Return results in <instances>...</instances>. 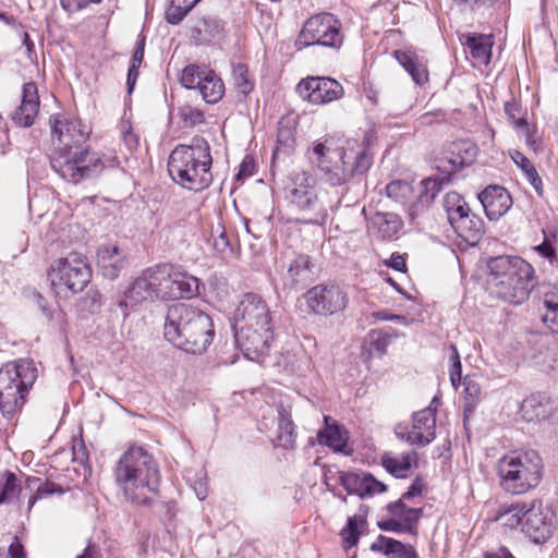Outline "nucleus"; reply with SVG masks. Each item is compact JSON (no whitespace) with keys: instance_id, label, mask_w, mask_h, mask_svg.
Here are the masks:
<instances>
[{"instance_id":"1","label":"nucleus","mask_w":558,"mask_h":558,"mask_svg":"<svg viewBox=\"0 0 558 558\" xmlns=\"http://www.w3.org/2000/svg\"><path fill=\"white\" fill-rule=\"evenodd\" d=\"M113 477L124 499L134 506L149 507L159 496V466L143 447L132 446L123 452L113 469Z\"/></svg>"},{"instance_id":"2","label":"nucleus","mask_w":558,"mask_h":558,"mask_svg":"<svg viewBox=\"0 0 558 558\" xmlns=\"http://www.w3.org/2000/svg\"><path fill=\"white\" fill-rule=\"evenodd\" d=\"M311 163L317 167L322 180L330 186H342L355 177L364 175L373 165V153L365 142L348 141L347 147L333 149L329 141H317L308 150Z\"/></svg>"},{"instance_id":"3","label":"nucleus","mask_w":558,"mask_h":558,"mask_svg":"<svg viewBox=\"0 0 558 558\" xmlns=\"http://www.w3.org/2000/svg\"><path fill=\"white\" fill-rule=\"evenodd\" d=\"M487 290L512 305L529 300L537 284L534 267L519 256L499 255L487 260Z\"/></svg>"},{"instance_id":"4","label":"nucleus","mask_w":558,"mask_h":558,"mask_svg":"<svg viewBox=\"0 0 558 558\" xmlns=\"http://www.w3.org/2000/svg\"><path fill=\"white\" fill-rule=\"evenodd\" d=\"M163 336L180 350L201 354L213 342V319L197 307L185 303L172 304L165 317Z\"/></svg>"},{"instance_id":"5","label":"nucleus","mask_w":558,"mask_h":558,"mask_svg":"<svg viewBox=\"0 0 558 558\" xmlns=\"http://www.w3.org/2000/svg\"><path fill=\"white\" fill-rule=\"evenodd\" d=\"M213 157L208 142L194 136L190 144H179L168 159V172L173 182L193 192L207 189L213 182Z\"/></svg>"},{"instance_id":"6","label":"nucleus","mask_w":558,"mask_h":558,"mask_svg":"<svg viewBox=\"0 0 558 558\" xmlns=\"http://www.w3.org/2000/svg\"><path fill=\"white\" fill-rule=\"evenodd\" d=\"M501 488L512 495H521L535 488L543 475V460L534 450L514 451L498 461Z\"/></svg>"},{"instance_id":"7","label":"nucleus","mask_w":558,"mask_h":558,"mask_svg":"<svg viewBox=\"0 0 558 558\" xmlns=\"http://www.w3.org/2000/svg\"><path fill=\"white\" fill-rule=\"evenodd\" d=\"M37 378L33 361L22 359L9 362L0 368V409L4 415H12L25 402V395Z\"/></svg>"},{"instance_id":"8","label":"nucleus","mask_w":558,"mask_h":558,"mask_svg":"<svg viewBox=\"0 0 558 558\" xmlns=\"http://www.w3.org/2000/svg\"><path fill=\"white\" fill-rule=\"evenodd\" d=\"M50 166L61 179L73 184L98 175L105 167L97 153L83 147L65 146L52 151Z\"/></svg>"},{"instance_id":"9","label":"nucleus","mask_w":558,"mask_h":558,"mask_svg":"<svg viewBox=\"0 0 558 558\" xmlns=\"http://www.w3.org/2000/svg\"><path fill=\"white\" fill-rule=\"evenodd\" d=\"M286 198L291 206L307 214L304 219L310 225H323L328 216L327 208L320 202L316 191V181L304 170L293 171L284 184Z\"/></svg>"},{"instance_id":"10","label":"nucleus","mask_w":558,"mask_h":558,"mask_svg":"<svg viewBox=\"0 0 558 558\" xmlns=\"http://www.w3.org/2000/svg\"><path fill=\"white\" fill-rule=\"evenodd\" d=\"M477 156V147L469 141L452 142L446 156L438 160L436 166L438 174L422 181L426 194L433 201L442 190L445 183L450 182L451 175L458 170L472 165Z\"/></svg>"},{"instance_id":"11","label":"nucleus","mask_w":558,"mask_h":558,"mask_svg":"<svg viewBox=\"0 0 558 558\" xmlns=\"http://www.w3.org/2000/svg\"><path fill=\"white\" fill-rule=\"evenodd\" d=\"M341 22L331 13L323 12L308 17L295 40L298 49L323 46L338 49L343 44Z\"/></svg>"},{"instance_id":"12","label":"nucleus","mask_w":558,"mask_h":558,"mask_svg":"<svg viewBox=\"0 0 558 558\" xmlns=\"http://www.w3.org/2000/svg\"><path fill=\"white\" fill-rule=\"evenodd\" d=\"M305 303L312 314L331 316L345 310L349 298L336 283H319L304 294Z\"/></svg>"},{"instance_id":"13","label":"nucleus","mask_w":558,"mask_h":558,"mask_svg":"<svg viewBox=\"0 0 558 558\" xmlns=\"http://www.w3.org/2000/svg\"><path fill=\"white\" fill-rule=\"evenodd\" d=\"M52 270L57 274L59 284L73 293L82 291L92 278V268L86 256L77 252L60 258Z\"/></svg>"},{"instance_id":"14","label":"nucleus","mask_w":558,"mask_h":558,"mask_svg":"<svg viewBox=\"0 0 558 558\" xmlns=\"http://www.w3.org/2000/svg\"><path fill=\"white\" fill-rule=\"evenodd\" d=\"M234 338L244 356L257 361L263 356L274 339L272 326L233 327Z\"/></svg>"},{"instance_id":"15","label":"nucleus","mask_w":558,"mask_h":558,"mask_svg":"<svg viewBox=\"0 0 558 558\" xmlns=\"http://www.w3.org/2000/svg\"><path fill=\"white\" fill-rule=\"evenodd\" d=\"M556 526V517L548 506L533 501L525 512L522 530L535 544L545 543Z\"/></svg>"},{"instance_id":"16","label":"nucleus","mask_w":558,"mask_h":558,"mask_svg":"<svg viewBox=\"0 0 558 558\" xmlns=\"http://www.w3.org/2000/svg\"><path fill=\"white\" fill-rule=\"evenodd\" d=\"M299 95L314 105H324L340 99L342 85L331 77L308 76L296 86Z\"/></svg>"},{"instance_id":"17","label":"nucleus","mask_w":558,"mask_h":558,"mask_svg":"<svg viewBox=\"0 0 558 558\" xmlns=\"http://www.w3.org/2000/svg\"><path fill=\"white\" fill-rule=\"evenodd\" d=\"M271 326L269 308L263 298L256 293H246L242 296L236 312L233 327Z\"/></svg>"},{"instance_id":"18","label":"nucleus","mask_w":558,"mask_h":558,"mask_svg":"<svg viewBox=\"0 0 558 558\" xmlns=\"http://www.w3.org/2000/svg\"><path fill=\"white\" fill-rule=\"evenodd\" d=\"M50 124L52 140L57 138L65 147H82L90 134L89 126L76 118L54 116L50 118Z\"/></svg>"},{"instance_id":"19","label":"nucleus","mask_w":558,"mask_h":558,"mask_svg":"<svg viewBox=\"0 0 558 558\" xmlns=\"http://www.w3.org/2000/svg\"><path fill=\"white\" fill-rule=\"evenodd\" d=\"M314 279V264L308 255L299 254L291 259L282 274L283 288L289 291L302 290Z\"/></svg>"},{"instance_id":"20","label":"nucleus","mask_w":558,"mask_h":558,"mask_svg":"<svg viewBox=\"0 0 558 558\" xmlns=\"http://www.w3.org/2000/svg\"><path fill=\"white\" fill-rule=\"evenodd\" d=\"M154 301H157V299L153 286L150 267H148L129 286L124 292L123 299L119 301L118 306L126 310L129 307L133 308L143 302Z\"/></svg>"},{"instance_id":"21","label":"nucleus","mask_w":558,"mask_h":558,"mask_svg":"<svg viewBox=\"0 0 558 558\" xmlns=\"http://www.w3.org/2000/svg\"><path fill=\"white\" fill-rule=\"evenodd\" d=\"M38 88L35 82H27L22 87L21 105L12 112L15 125L29 128L34 124L39 111Z\"/></svg>"},{"instance_id":"22","label":"nucleus","mask_w":558,"mask_h":558,"mask_svg":"<svg viewBox=\"0 0 558 558\" xmlns=\"http://www.w3.org/2000/svg\"><path fill=\"white\" fill-rule=\"evenodd\" d=\"M485 215L489 220H498L512 206L510 193L500 185H489L478 194Z\"/></svg>"},{"instance_id":"23","label":"nucleus","mask_w":558,"mask_h":558,"mask_svg":"<svg viewBox=\"0 0 558 558\" xmlns=\"http://www.w3.org/2000/svg\"><path fill=\"white\" fill-rule=\"evenodd\" d=\"M125 254L118 245L102 244L97 250V266L104 277L108 279L118 278L120 271L125 267Z\"/></svg>"},{"instance_id":"24","label":"nucleus","mask_w":558,"mask_h":558,"mask_svg":"<svg viewBox=\"0 0 558 558\" xmlns=\"http://www.w3.org/2000/svg\"><path fill=\"white\" fill-rule=\"evenodd\" d=\"M171 281L173 300L192 299L199 294V279L182 266L171 264Z\"/></svg>"},{"instance_id":"25","label":"nucleus","mask_w":558,"mask_h":558,"mask_svg":"<svg viewBox=\"0 0 558 558\" xmlns=\"http://www.w3.org/2000/svg\"><path fill=\"white\" fill-rule=\"evenodd\" d=\"M454 232L471 246L476 245L485 233L484 221L471 210L450 225Z\"/></svg>"},{"instance_id":"26","label":"nucleus","mask_w":558,"mask_h":558,"mask_svg":"<svg viewBox=\"0 0 558 558\" xmlns=\"http://www.w3.org/2000/svg\"><path fill=\"white\" fill-rule=\"evenodd\" d=\"M223 23L215 16L198 19L191 27V38L196 45L211 44L223 36Z\"/></svg>"},{"instance_id":"27","label":"nucleus","mask_w":558,"mask_h":558,"mask_svg":"<svg viewBox=\"0 0 558 558\" xmlns=\"http://www.w3.org/2000/svg\"><path fill=\"white\" fill-rule=\"evenodd\" d=\"M395 58L410 74L415 84L422 86L428 82L427 62L423 57L410 50H396Z\"/></svg>"},{"instance_id":"28","label":"nucleus","mask_w":558,"mask_h":558,"mask_svg":"<svg viewBox=\"0 0 558 558\" xmlns=\"http://www.w3.org/2000/svg\"><path fill=\"white\" fill-rule=\"evenodd\" d=\"M462 44L469 49L471 57L480 65H487L490 62L494 38L492 35L466 34Z\"/></svg>"},{"instance_id":"29","label":"nucleus","mask_w":558,"mask_h":558,"mask_svg":"<svg viewBox=\"0 0 558 558\" xmlns=\"http://www.w3.org/2000/svg\"><path fill=\"white\" fill-rule=\"evenodd\" d=\"M553 413L551 404L539 395L526 397L520 407L519 415L525 422H539L549 418Z\"/></svg>"},{"instance_id":"30","label":"nucleus","mask_w":558,"mask_h":558,"mask_svg":"<svg viewBox=\"0 0 558 558\" xmlns=\"http://www.w3.org/2000/svg\"><path fill=\"white\" fill-rule=\"evenodd\" d=\"M417 453L415 451L391 456L385 453L381 457V464L385 470L397 478H405L412 466H417Z\"/></svg>"},{"instance_id":"31","label":"nucleus","mask_w":558,"mask_h":558,"mask_svg":"<svg viewBox=\"0 0 558 558\" xmlns=\"http://www.w3.org/2000/svg\"><path fill=\"white\" fill-rule=\"evenodd\" d=\"M278 425H277V439L276 445L283 449H292L295 445V426L292 421L291 411L286 409L282 404L278 405Z\"/></svg>"},{"instance_id":"32","label":"nucleus","mask_w":558,"mask_h":558,"mask_svg":"<svg viewBox=\"0 0 558 558\" xmlns=\"http://www.w3.org/2000/svg\"><path fill=\"white\" fill-rule=\"evenodd\" d=\"M156 299L170 301L172 298L171 264L162 263L150 267Z\"/></svg>"},{"instance_id":"33","label":"nucleus","mask_w":558,"mask_h":558,"mask_svg":"<svg viewBox=\"0 0 558 558\" xmlns=\"http://www.w3.org/2000/svg\"><path fill=\"white\" fill-rule=\"evenodd\" d=\"M330 420L329 416L324 417L326 427L318 432V440L336 452H343L348 445L347 434L335 421H332V424H329Z\"/></svg>"},{"instance_id":"34","label":"nucleus","mask_w":558,"mask_h":558,"mask_svg":"<svg viewBox=\"0 0 558 558\" xmlns=\"http://www.w3.org/2000/svg\"><path fill=\"white\" fill-rule=\"evenodd\" d=\"M197 89L207 104H216L225 94V84L222 80L209 69L205 71V76L197 86Z\"/></svg>"},{"instance_id":"35","label":"nucleus","mask_w":558,"mask_h":558,"mask_svg":"<svg viewBox=\"0 0 558 558\" xmlns=\"http://www.w3.org/2000/svg\"><path fill=\"white\" fill-rule=\"evenodd\" d=\"M372 225L384 240H391L400 231L402 221L397 214L376 213L372 218Z\"/></svg>"},{"instance_id":"36","label":"nucleus","mask_w":558,"mask_h":558,"mask_svg":"<svg viewBox=\"0 0 558 558\" xmlns=\"http://www.w3.org/2000/svg\"><path fill=\"white\" fill-rule=\"evenodd\" d=\"M403 336L392 327H384L380 329H373L368 332L369 348L375 350L380 355L387 352L388 345L392 339Z\"/></svg>"},{"instance_id":"37","label":"nucleus","mask_w":558,"mask_h":558,"mask_svg":"<svg viewBox=\"0 0 558 558\" xmlns=\"http://www.w3.org/2000/svg\"><path fill=\"white\" fill-rule=\"evenodd\" d=\"M444 209L450 225L462 217L465 213L470 211V207L464 198L453 191L448 192L445 195Z\"/></svg>"},{"instance_id":"38","label":"nucleus","mask_w":558,"mask_h":558,"mask_svg":"<svg viewBox=\"0 0 558 558\" xmlns=\"http://www.w3.org/2000/svg\"><path fill=\"white\" fill-rule=\"evenodd\" d=\"M22 487L16 475L5 471L0 477V504L11 502L17 498Z\"/></svg>"},{"instance_id":"39","label":"nucleus","mask_w":558,"mask_h":558,"mask_svg":"<svg viewBox=\"0 0 558 558\" xmlns=\"http://www.w3.org/2000/svg\"><path fill=\"white\" fill-rule=\"evenodd\" d=\"M511 158L514 161V163L522 169L527 181L536 190V192L541 195L542 180H541L534 165L531 162V160L518 150L513 151V154L511 155Z\"/></svg>"},{"instance_id":"40","label":"nucleus","mask_w":558,"mask_h":558,"mask_svg":"<svg viewBox=\"0 0 558 558\" xmlns=\"http://www.w3.org/2000/svg\"><path fill=\"white\" fill-rule=\"evenodd\" d=\"M413 427L417 432L436 435V409L432 404L413 414Z\"/></svg>"},{"instance_id":"41","label":"nucleus","mask_w":558,"mask_h":558,"mask_svg":"<svg viewBox=\"0 0 558 558\" xmlns=\"http://www.w3.org/2000/svg\"><path fill=\"white\" fill-rule=\"evenodd\" d=\"M366 478V472H341L339 475L340 484L349 495H357L363 499V486Z\"/></svg>"},{"instance_id":"42","label":"nucleus","mask_w":558,"mask_h":558,"mask_svg":"<svg viewBox=\"0 0 558 558\" xmlns=\"http://www.w3.org/2000/svg\"><path fill=\"white\" fill-rule=\"evenodd\" d=\"M396 436L399 439H402L411 445H417L421 447H425L429 445L435 439V434L429 432V434H424L423 432H417L412 426V429L409 430L408 427L397 426Z\"/></svg>"},{"instance_id":"43","label":"nucleus","mask_w":558,"mask_h":558,"mask_svg":"<svg viewBox=\"0 0 558 558\" xmlns=\"http://www.w3.org/2000/svg\"><path fill=\"white\" fill-rule=\"evenodd\" d=\"M365 520L363 517H349L347 521V526L341 531V536L344 545L348 548L354 547L357 545L361 532L359 531V524H364Z\"/></svg>"},{"instance_id":"44","label":"nucleus","mask_w":558,"mask_h":558,"mask_svg":"<svg viewBox=\"0 0 558 558\" xmlns=\"http://www.w3.org/2000/svg\"><path fill=\"white\" fill-rule=\"evenodd\" d=\"M194 7L195 4H190L187 0H171V5L166 12V21L177 25Z\"/></svg>"},{"instance_id":"45","label":"nucleus","mask_w":558,"mask_h":558,"mask_svg":"<svg viewBox=\"0 0 558 558\" xmlns=\"http://www.w3.org/2000/svg\"><path fill=\"white\" fill-rule=\"evenodd\" d=\"M207 68H201L195 64H190L184 68L181 75V84L187 89L197 88L199 83H202L203 77L205 76V71H208Z\"/></svg>"},{"instance_id":"46","label":"nucleus","mask_w":558,"mask_h":558,"mask_svg":"<svg viewBox=\"0 0 558 558\" xmlns=\"http://www.w3.org/2000/svg\"><path fill=\"white\" fill-rule=\"evenodd\" d=\"M527 507L525 504H515L508 507L501 514L500 518L505 520V525L513 529L523 525V519L525 520V512Z\"/></svg>"},{"instance_id":"47","label":"nucleus","mask_w":558,"mask_h":558,"mask_svg":"<svg viewBox=\"0 0 558 558\" xmlns=\"http://www.w3.org/2000/svg\"><path fill=\"white\" fill-rule=\"evenodd\" d=\"M541 298V304L544 312L556 311L558 308V290L550 284H541L537 289Z\"/></svg>"},{"instance_id":"48","label":"nucleus","mask_w":558,"mask_h":558,"mask_svg":"<svg viewBox=\"0 0 558 558\" xmlns=\"http://www.w3.org/2000/svg\"><path fill=\"white\" fill-rule=\"evenodd\" d=\"M232 74L236 90L243 96H247L253 89V83L247 76V68L244 64L239 63L233 66Z\"/></svg>"},{"instance_id":"49","label":"nucleus","mask_w":558,"mask_h":558,"mask_svg":"<svg viewBox=\"0 0 558 558\" xmlns=\"http://www.w3.org/2000/svg\"><path fill=\"white\" fill-rule=\"evenodd\" d=\"M77 307L82 313H97L101 307L100 293L97 290H88L86 295L78 300Z\"/></svg>"},{"instance_id":"50","label":"nucleus","mask_w":558,"mask_h":558,"mask_svg":"<svg viewBox=\"0 0 558 558\" xmlns=\"http://www.w3.org/2000/svg\"><path fill=\"white\" fill-rule=\"evenodd\" d=\"M412 186L405 181H392L386 186V193L389 198L396 202H404L411 194Z\"/></svg>"},{"instance_id":"51","label":"nucleus","mask_w":558,"mask_h":558,"mask_svg":"<svg viewBox=\"0 0 558 558\" xmlns=\"http://www.w3.org/2000/svg\"><path fill=\"white\" fill-rule=\"evenodd\" d=\"M401 546V542L385 535H378L376 541L371 545L372 551L381 553L385 556L395 555L397 547Z\"/></svg>"},{"instance_id":"52","label":"nucleus","mask_w":558,"mask_h":558,"mask_svg":"<svg viewBox=\"0 0 558 558\" xmlns=\"http://www.w3.org/2000/svg\"><path fill=\"white\" fill-rule=\"evenodd\" d=\"M179 116L183 121L184 128H193L204 122V113L192 106H183L179 109Z\"/></svg>"},{"instance_id":"53","label":"nucleus","mask_w":558,"mask_h":558,"mask_svg":"<svg viewBox=\"0 0 558 558\" xmlns=\"http://www.w3.org/2000/svg\"><path fill=\"white\" fill-rule=\"evenodd\" d=\"M422 515L421 508H410L407 507L405 513L401 518V524L405 531V533L416 535V525Z\"/></svg>"},{"instance_id":"54","label":"nucleus","mask_w":558,"mask_h":558,"mask_svg":"<svg viewBox=\"0 0 558 558\" xmlns=\"http://www.w3.org/2000/svg\"><path fill=\"white\" fill-rule=\"evenodd\" d=\"M505 113L508 119L512 122L515 129L525 130L529 133L527 121L525 118L520 117V107L515 102L505 104Z\"/></svg>"},{"instance_id":"55","label":"nucleus","mask_w":558,"mask_h":558,"mask_svg":"<svg viewBox=\"0 0 558 558\" xmlns=\"http://www.w3.org/2000/svg\"><path fill=\"white\" fill-rule=\"evenodd\" d=\"M387 490V485L376 480L371 473H366L365 483L363 486V499L372 497L375 494H381Z\"/></svg>"},{"instance_id":"56","label":"nucleus","mask_w":558,"mask_h":558,"mask_svg":"<svg viewBox=\"0 0 558 558\" xmlns=\"http://www.w3.org/2000/svg\"><path fill=\"white\" fill-rule=\"evenodd\" d=\"M450 361L452 362L450 368V380L452 385L456 387L461 381L462 365L456 345H450Z\"/></svg>"},{"instance_id":"57","label":"nucleus","mask_w":558,"mask_h":558,"mask_svg":"<svg viewBox=\"0 0 558 558\" xmlns=\"http://www.w3.org/2000/svg\"><path fill=\"white\" fill-rule=\"evenodd\" d=\"M120 129H121V137H122V141H123L124 145L126 146V148L129 150H133L134 148H136L137 144H138V137L133 132L130 122H128V121L122 122L120 125Z\"/></svg>"},{"instance_id":"58","label":"nucleus","mask_w":558,"mask_h":558,"mask_svg":"<svg viewBox=\"0 0 558 558\" xmlns=\"http://www.w3.org/2000/svg\"><path fill=\"white\" fill-rule=\"evenodd\" d=\"M533 250L542 257L546 258L551 265L557 263V252L551 243L548 241L545 235L544 241L534 246Z\"/></svg>"},{"instance_id":"59","label":"nucleus","mask_w":558,"mask_h":558,"mask_svg":"<svg viewBox=\"0 0 558 558\" xmlns=\"http://www.w3.org/2000/svg\"><path fill=\"white\" fill-rule=\"evenodd\" d=\"M101 0H60L61 7L69 13L77 12L89 4L99 3Z\"/></svg>"},{"instance_id":"60","label":"nucleus","mask_w":558,"mask_h":558,"mask_svg":"<svg viewBox=\"0 0 558 558\" xmlns=\"http://www.w3.org/2000/svg\"><path fill=\"white\" fill-rule=\"evenodd\" d=\"M497 0H460L465 9L473 12L484 11L494 5Z\"/></svg>"},{"instance_id":"61","label":"nucleus","mask_w":558,"mask_h":558,"mask_svg":"<svg viewBox=\"0 0 558 558\" xmlns=\"http://www.w3.org/2000/svg\"><path fill=\"white\" fill-rule=\"evenodd\" d=\"M254 171H255L254 158L251 156H245L240 165V169L236 174V179L241 180V179L248 178V177L253 175Z\"/></svg>"},{"instance_id":"62","label":"nucleus","mask_w":558,"mask_h":558,"mask_svg":"<svg viewBox=\"0 0 558 558\" xmlns=\"http://www.w3.org/2000/svg\"><path fill=\"white\" fill-rule=\"evenodd\" d=\"M396 517L387 520H381L377 522V526L385 532H393V533H405L401 521L395 519Z\"/></svg>"},{"instance_id":"63","label":"nucleus","mask_w":558,"mask_h":558,"mask_svg":"<svg viewBox=\"0 0 558 558\" xmlns=\"http://www.w3.org/2000/svg\"><path fill=\"white\" fill-rule=\"evenodd\" d=\"M54 493L62 494L63 490L61 488L57 487V485L54 483L46 482L38 486L37 496L31 498L29 504H31V506H33L37 497L41 498L44 496L52 495Z\"/></svg>"},{"instance_id":"64","label":"nucleus","mask_w":558,"mask_h":558,"mask_svg":"<svg viewBox=\"0 0 558 558\" xmlns=\"http://www.w3.org/2000/svg\"><path fill=\"white\" fill-rule=\"evenodd\" d=\"M542 322L555 333H558V308L556 311L543 312Z\"/></svg>"}]
</instances>
